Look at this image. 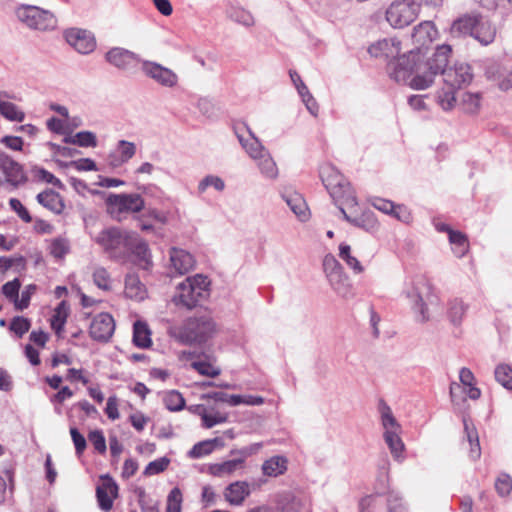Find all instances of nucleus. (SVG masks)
<instances>
[{
  "instance_id": "30",
  "label": "nucleus",
  "mask_w": 512,
  "mask_h": 512,
  "mask_svg": "<svg viewBox=\"0 0 512 512\" xmlns=\"http://www.w3.org/2000/svg\"><path fill=\"white\" fill-rule=\"evenodd\" d=\"M223 446V440L221 438L208 439L196 443L189 451V457L198 459L203 456L211 454L217 447Z\"/></svg>"
},
{
  "instance_id": "18",
  "label": "nucleus",
  "mask_w": 512,
  "mask_h": 512,
  "mask_svg": "<svg viewBox=\"0 0 512 512\" xmlns=\"http://www.w3.org/2000/svg\"><path fill=\"white\" fill-rule=\"evenodd\" d=\"M105 59L109 64L120 70H129L135 66L137 62L142 61L137 54L121 47L111 48L105 54Z\"/></svg>"
},
{
  "instance_id": "10",
  "label": "nucleus",
  "mask_w": 512,
  "mask_h": 512,
  "mask_svg": "<svg viewBox=\"0 0 512 512\" xmlns=\"http://www.w3.org/2000/svg\"><path fill=\"white\" fill-rule=\"evenodd\" d=\"M440 72L444 83L450 89H461L470 84L473 79L471 66L467 63L456 62L453 67H448L447 64Z\"/></svg>"
},
{
  "instance_id": "42",
  "label": "nucleus",
  "mask_w": 512,
  "mask_h": 512,
  "mask_svg": "<svg viewBox=\"0 0 512 512\" xmlns=\"http://www.w3.org/2000/svg\"><path fill=\"white\" fill-rule=\"evenodd\" d=\"M165 407L170 411H180L185 407V399L181 393L171 390L164 395Z\"/></svg>"
},
{
  "instance_id": "20",
  "label": "nucleus",
  "mask_w": 512,
  "mask_h": 512,
  "mask_svg": "<svg viewBox=\"0 0 512 512\" xmlns=\"http://www.w3.org/2000/svg\"><path fill=\"white\" fill-rule=\"evenodd\" d=\"M37 202L54 214L60 215L65 209L62 196L53 189L47 188L36 196Z\"/></svg>"
},
{
  "instance_id": "53",
  "label": "nucleus",
  "mask_w": 512,
  "mask_h": 512,
  "mask_svg": "<svg viewBox=\"0 0 512 512\" xmlns=\"http://www.w3.org/2000/svg\"><path fill=\"white\" fill-rule=\"evenodd\" d=\"M31 327V322L29 319L16 316L10 322V330L16 334L19 338H21L25 333L29 331Z\"/></svg>"
},
{
  "instance_id": "52",
  "label": "nucleus",
  "mask_w": 512,
  "mask_h": 512,
  "mask_svg": "<svg viewBox=\"0 0 512 512\" xmlns=\"http://www.w3.org/2000/svg\"><path fill=\"white\" fill-rule=\"evenodd\" d=\"M182 492L174 487L168 494L166 512H181Z\"/></svg>"
},
{
  "instance_id": "36",
  "label": "nucleus",
  "mask_w": 512,
  "mask_h": 512,
  "mask_svg": "<svg viewBox=\"0 0 512 512\" xmlns=\"http://www.w3.org/2000/svg\"><path fill=\"white\" fill-rule=\"evenodd\" d=\"M68 314L69 307L67 303L65 301H61L55 308V313L51 318V328L58 336H60V333L64 328Z\"/></svg>"
},
{
  "instance_id": "63",
  "label": "nucleus",
  "mask_w": 512,
  "mask_h": 512,
  "mask_svg": "<svg viewBox=\"0 0 512 512\" xmlns=\"http://www.w3.org/2000/svg\"><path fill=\"white\" fill-rule=\"evenodd\" d=\"M227 419H228L227 415L220 413V412H216L213 415L207 413L206 415H202V426L204 428L209 429V428L214 427L217 424L226 422Z\"/></svg>"
},
{
  "instance_id": "9",
  "label": "nucleus",
  "mask_w": 512,
  "mask_h": 512,
  "mask_svg": "<svg viewBox=\"0 0 512 512\" xmlns=\"http://www.w3.org/2000/svg\"><path fill=\"white\" fill-rule=\"evenodd\" d=\"M406 297L411 302V309L415 314V321L418 323H426L430 316L428 306L438 302V296L432 290H409Z\"/></svg>"
},
{
  "instance_id": "43",
  "label": "nucleus",
  "mask_w": 512,
  "mask_h": 512,
  "mask_svg": "<svg viewBox=\"0 0 512 512\" xmlns=\"http://www.w3.org/2000/svg\"><path fill=\"white\" fill-rule=\"evenodd\" d=\"M211 281L204 274H196L189 276L182 282L178 283L175 288H208Z\"/></svg>"
},
{
  "instance_id": "15",
  "label": "nucleus",
  "mask_w": 512,
  "mask_h": 512,
  "mask_svg": "<svg viewBox=\"0 0 512 512\" xmlns=\"http://www.w3.org/2000/svg\"><path fill=\"white\" fill-rule=\"evenodd\" d=\"M129 248L127 262H133L143 270H149L152 267L151 252L146 241L134 233Z\"/></svg>"
},
{
  "instance_id": "29",
  "label": "nucleus",
  "mask_w": 512,
  "mask_h": 512,
  "mask_svg": "<svg viewBox=\"0 0 512 512\" xmlns=\"http://www.w3.org/2000/svg\"><path fill=\"white\" fill-rule=\"evenodd\" d=\"M469 305L462 299H452L448 302L447 317L453 326H460L467 313Z\"/></svg>"
},
{
  "instance_id": "25",
  "label": "nucleus",
  "mask_w": 512,
  "mask_h": 512,
  "mask_svg": "<svg viewBox=\"0 0 512 512\" xmlns=\"http://www.w3.org/2000/svg\"><path fill=\"white\" fill-rule=\"evenodd\" d=\"M485 75L488 79L497 81L501 90L512 88V70L504 72L501 70L499 64L493 62L486 67Z\"/></svg>"
},
{
  "instance_id": "56",
  "label": "nucleus",
  "mask_w": 512,
  "mask_h": 512,
  "mask_svg": "<svg viewBox=\"0 0 512 512\" xmlns=\"http://www.w3.org/2000/svg\"><path fill=\"white\" fill-rule=\"evenodd\" d=\"M229 16L233 21L246 27H249L254 23L253 16L250 14V12L241 8L232 9L229 13Z\"/></svg>"
},
{
  "instance_id": "51",
  "label": "nucleus",
  "mask_w": 512,
  "mask_h": 512,
  "mask_svg": "<svg viewBox=\"0 0 512 512\" xmlns=\"http://www.w3.org/2000/svg\"><path fill=\"white\" fill-rule=\"evenodd\" d=\"M63 167H74L78 171H97V165L94 160L90 158H81L78 160H72L70 162H61Z\"/></svg>"
},
{
  "instance_id": "6",
  "label": "nucleus",
  "mask_w": 512,
  "mask_h": 512,
  "mask_svg": "<svg viewBox=\"0 0 512 512\" xmlns=\"http://www.w3.org/2000/svg\"><path fill=\"white\" fill-rule=\"evenodd\" d=\"M423 0H394L385 11V18L395 29L412 24L419 15Z\"/></svg>"
},
{
  "instance_id": "19",
  "label": "nucleus",
  "mask_w": 512,
  "mask_h": 512,
  "mask_svg": "<svg viewBox=\"0 0 512 512\" xmlns=\"http://www.w3.org/2000/svg\"><path fill=\"white\" fill-rule=\"evenodd\" d=\"M179 295H175L172 301L176 306H182L186 309H193L203 306L210 296V290H180Z\"/></svg>"
},
{
  "instance_id": "59",
  "label": "nucleus",
  "mask_w": 512,
  "mask_h": 512,
  "mask_svg": "<svg viewBox=\"0 0 512 512\" xmlns=\"http://www.w3.org/2000/svg\"><path fill=\"white\" fill-rule=\"evenodd\" d=\"M88 439L94 446L95 450L100 454H104L107 450L106 440L101 430H93L88 434Z\"/></svg>"
},
{
  "instance_id": "32",
  "label": "nucleus",
  "mask_w": 512,
  "mask_h": 512,
  "mask_svg": "<svg viewBox=\"0 0 512 512\" xmlns=\"http://www.w3.org/2000/svg\"><path fill=\"white\" fill-rule=\"evenodd\" d=\"M233 456L234 458L231 460L212 465L210 467V473L214 476L220 477L226 474H232L236 470L243 468L245 461L242 457L238 455Z\"/></svg>"
},
{
  "instance_id": "4",
  "label": "nucleus",
  "mask_w": 512,
  "mask_h": 512,
  "mask_svg": "<svg viewBox=\"0 0 512 512\" xmlns=\"http://www.w3.org/2000/svg\"><path fill=\"white\" fill-rule=\"evenodd\" d=\"M319 176L334 203L343 201L349 207L357 205L356 196L347 179L331 164L320 167Z\"/></svg>"
},
{
  "instance_id": "49",
  "label": "nucleus",
  "mask_w": 512,
  "mask_h": 512,
  "mask_svg": "<svg viewBox=\"0 0 512 512\" xmlns=\"http://www.w3.org/2000/svg\"><path fill=\"white\" fill-rule=\"evenodd\" d=\"M208 187H213L217 191H223L225 188L224 181L215 175L205 176L198 184V192L204 193Z\"/></svg>"
},
{
  "instance_id": "22",
  "label": "nucleus",
  "mask_w": 512,
  "mask_h": 512,
  "mask_svg": "<svg viewBox=\"0 0 512 512\" xmlns=\"http://www.w3.org/2000/svg\"><path fill=\"white\" fill-rule=\"evenodd\" d=\"M250 495L249 484L245 481H236L229 484L224 491L225 500L235 506L242 505Z\"/></svg>"
},
{
  "instance_id": "35",
  "label": "nucleus",
  "mask_w": 512,
  "mask_h": 512,
  "mask_svg": "<svg viewBox=\"0 0 512 512\" xmlns=\"http://www.w3.org/2000/svg\"><path fill=\"white\" fill-rule=\"evenodd\" d=\"M19 291L20 290H2L5 298L14 304L15 309L22 311L29 306L32 293L31 290H23L21 297H19Z\"/></svg>"
},
{
  "instance_id": "61",
  "label": "nucleus",
  "mask_w": 512,
  "mask_h": 512,
  "mask_svg": "<svg viewBox=\"0 0 512 512\" xmlns=\"http://www.w3.org/2000/svg\"><path fill=\"white\" fill-rule=\"evenodd\" d=\"M10 208L21 218L25 223H30L32 221V216L30 215L27 208L21 203L20 200L16 198H11L9 200Z\"/></svg>"
},
{
  "instance_id": "50",
  "label": "nucleus",
  "mask_w": 512,
  "mask_h": 512,
  "mask_svg": "<svg viewBox=\"0 0 512 512\" xmlns=\"http://www.w3.org/2000/svg\"><path fill=\"white\" fill-rule=\"evenodd\" d=\"M191 368L196 370L199 374L211 378L217 377L221 373L220 368L214 367L206 361H193L191 363Z\"/></svg>"
},
{
  "instance_id": "21",
  "label": "nucleus",
  "mask_w": 512,
  "mask_h": 512,
  "mask_svg": "<svg viewBox=\"0 0 512 512\" xmlns=\"http://www.w3.org/2000/svg\"><path fill=\"white\" fill-rule=\"evenodd\" d=\"M170 261L173 268L179 275L188 273L195 265L193 255L183 249L178 248L171 249Z\"/></svg>"
},
{
  "instance_id": "26",
  "label": "nucleus",
  "mask_w": 512,
  "mask_h": 512,
  "mask_svg": "<svg viewBox=\"0 0 512 512\" xmlns=\"http://www.w3.org/2000/svg\"><path fill=\"white\" fill-rule=\"evenodd\" d=\"M283 199L301 221L308 219V206L301 194L288 192L283 194Z\"/></svg>"
},
{
  "instance_id": "17",
  "label": "nucleus",
  "mask_w": 512,
  "mask_h": 512,
  "mask_svg": "<svg viewBox=\"0 0 512 512\" xmlns=\"http://www.w3.org/2000/svg\"><path fill=\"white\" fill-rule=\"evenodd\" d=\"M400 51L401 42L395 38L379 40L368 48V52L372 57L390 59L388 65L400 57Z\"/></svg>"
},
{
  "instance_id": "45",
  "label": "nucleus",
  "mask_w": 512,
  "mask_h": 512,
  "mask_svg": "<svg viewBox=\"0 0 512 512\" xmlns=\"http://www.w3.org/2000/svg\"><path fill=\"white\" fill-rule=\"evenodd\" d=\"M258 166L264 176L267 178H276L278 175V169L276 163L267 153L263 154L258 158Z\"/></svg>"
},
{
  "instance_id": "57",
  "label": "nucleus",
  "mask_w": 512,
  "mask_h": 512,
  "mask_svg": "<svg viewBox=\"0 0 512 512\" xmlns=\"http://www.w3.org/2000/svg\"><path fill=\"white\" fill-rule=\"evenodd\" d=\"M76 145L79 147H96L97 137L95 133L91 131H80L75 134Z\"/></svg>"
},
{
  "instance_id": "55",
  "label": "nucleus",
  "mask_w": 512,
  "mask_h": 512,
  "mask_svg": "<svg viewBox=\"0 0 512 512\" xmlns=\"http://www.w3.org/2000/svg\"><path fill=\"white\" fill-rule=\"evenodd\" d=\"M169 463H170V460L166 457H162V458L156 459L154 461H151L145 467L143 474L145 476H152V475L159 474L167 469Z\"/></svg>"
},
{
  "instance_id": "23",
  "label": "nucleus",
  "mask_w": 512,
  "mask_h": 512,
  "mask_svg": "<svg viewBox=\"0 0 512 512\" xmlns=\"http://www.w3.org/2000/svg\"><path fill=\"white\" fill-rule=\"evenodd\" d=\"M471 36L480 44L487 46L494 41L496 36V28L488 19L479 16L477 25L475 26Z\"/></svg>"
},
{
  "instance_id": "41",
  "label": "nucleus",
  "mask_w": 512,
  "mask_h": 512,
  "mask_svg": "<svg viewBox=\"0 0 512 512\" xmlns=\"http://www.w3.org/2000/svg\"><path fill=\"white\" fill-rule=\"evenodd\" d=\"M26 265V260L22 256L16 257H0V273H5L11 269L14 272H19L23 270Z\"/></svg>"
},
{
  "instance_id": "62",
  "label": "nucleus",
  "mask_w": 512,
  "mask_h": 512,
  "mask_svg": "<svg viewBox=\"0 0 512 512\" xmlns=\"http://www.w3.org/2000/svg\"><path fill=\"white\" fill-rule=\"evenodd\" d=\"M381 495L383 493L376 492L361 498L358 504L359 512H373L377 505V497Z\"/></svg>"
},
{
  "instance_id": "31",
  "label": "nucleus",
  "mask_w": 512,
  "mask_h": 512,
  "mask_svg": "<svg viewBox=\"0 0 512 512\" xmlns=\"http://www.w3.org/2000/svg\"><path fill=\"white\" fill-rule=\"evenodd\" d=\"M287 470V459L284 456H273L264 461L262 464V472L269 477H277Z\"/></svg>"
},
{
  "instance_id": "5",
  "label": "nucleus",
  "mask_w": 512,
  "mask_h": 512,
  "mask_svg": "<svg viewBox=\"0 0 512 512\" xmlns=\"http://www.w3.org/2000/svg\"><path fill=\"white\" fill-rule=\"evenodd\" d=\"M107 213L115 220L122 221L127 214L139 213L145 208V201L138 193H111L105 200Z\"/></svg>"
},
{
  "instance_id": "40",
  "label": "nucleus",
  "mask_w": 512,
  "mask_h": 512,
  "mask_svg": "<svg viewBox=\"0 0 512 512\" xmlns=\"http://www.w3.org/2000/svg\"><path fill=\"white\" fill-rule=\"evenodd\" d=\"M496 381L505 389L512 390V367L508 364H499L494 371Z\"/></svg>"
},
{
  "instance_id": "38",
  "label": "nucleus",
  "mask_w": 512,
  "mask_h": 512,
  "mask_svg": "<svg viewBox=\"0 0 512 512\" xmlns=\"http://www.w3.org/2000/svg\"><path fill=\"white\" fill-rule=\"evenodd\" d=\"M449 241L454 246L453 252L458 258L465 256L468 252L469 241L464 233L460 231L451 232L449 235Z\"/></svg>"
},
{
  "instance_id": "37",
  "label": "nucleus",
  "mask_w": 512,
  "mask_h": 512,
  "mask_svg": "<svg viewBox=\"0 0 512 512\" xmlns=\"http://www.w3.org/2000/svg\"><path fill=\"white\" fill-rule=\"evenodd\" d=\"M323 269L331 284L339 282L342 274V266L333 255L328 254L324 257Z\"/></svg>"
},
{
  "instance_id": "54",
  "label": "nucleus",
  "mask_w": 512,
  "mask_h": 512,
  "mask_svg": "<svg viewBox=\"0 0 512 512\" xmlns=\"http://www.w3.org/2000/svg\"><path fill=\"white\" fill-rule=\"evenodd\" d=\"M248 134L250 136V143L247 142V147L245 150L248 152V154L255 159H258L263 154H265V148L259 141V139L254 135V133L251 131V129H248Z\"/></svg>"
},
{
  "instance_id": "39",
  "label": "nucleus",
  "mask_w": 512,
  "mask_h": 512,
  "mask_svg": "<svg viewBox=\"0 0 512 512\" xmlns=\"http://www.w3.org/2000/svg\"><path fill=\"white\" fill-rule=\"evenodd\" d=\"M0 115L9 121L22 122L25 119V113L18 109V107L8 101L0 99Z\"/></svg>"
},
{
  "instance_id": "46",
  "label": "nucleus",
  "mask_w": 512,
  "mask_h": 512,
  "mask_svg": "<svg viewBox=\"0 0 512 512\" xmlns=\"http://www.w3.org/2000/svg\"><path fill=\"white\" fill-rule=\"evenodd\" d=\"M386 507L387 512H407L401 495L394 490L387 492Z\"/></svg>"
},
{
  "instance_id": "12",
  "label": "nucleus",
  "mask_w": 512,
  "mask_h": 512,
  "mask_svg": "<svg viewBox=\"0 0 512 512\" xmlns=\"http://www.w3.org/2000/svg\"><path fill=\"white\" fill-rule=\"evenodd\" d=\"M0 171L5 177L4 181L14 188H18L28 181L23 166L6 152L0 153Z\"/></svg>"
},
{
  "instance_id": "13",
  "label": "nucleus",
  "mask_w": 512,
  "mask_h": 512,
  "mask_svg": "<svg viewBox=\"0 0 512 512\" xmlns=\"http://www.w3.org/2000/svg\"><path fill=\"white\" fill-rule=\"evenodd\" d=\"M114 330L115 322L113 317L108 313H100L92 320L89 334L93 340L106 343L112 337Z\"/></svg>"
},
{
  "instance_id": "44",
  "label": "nucleus",
  "mask_w": 512,
  "mask_h": 512,
  "mask_svg": "<svg viewBox=\"0 0 512 512\" xmlns=\"http://www.w3.org/2000/svg\"><path fill=\"white\" fill-rule=\"evenodd\" d=\"M117 150L120 153V158L117 163H112L114 166H118L122 163L128 162L136 153V146L133 142L126 140H120L117 144Z\"/></svg>"
},
{
  "instance_id": "16",
  "label": "nucleus",
  "mask_w": 512,
  "mask_h": 512,
  "mask_svg": "<svg viewBox=\"0 0 512 512\" xmlns=\"http://www.w3.org/2000/svg\"><path fill=\"white\" fill-rule=\"evenodd\" d=\"M102 483L96 488V498L100 509L109 512L113 507V500L118 496V485L113 478L106 474L101 476Z\"/></svg>"
},
{
  "instance_id": "48",
  "label": "nucleus",
  "mask_w": 512,
  "mask_h": 512,
  "mask_svg": "<svg viewBox=\"0 0 512 512\" xmlns=\"http://www.w3.org/2000/svg\"><path fill=\"white\" fill-rule=\"evenodd\" d=\"M339 256L347 263V265L353 268L355 272H362L363 268L360 262L351 255V247L348 244L341 243L339 245Z\"/></svg>"
},
{
  "instance_id": "8",
  "label": "nucleus",
  "mask_w": 512,
  "mask_h": 512,
  "mask_svg": "<svg viewBox=\"0 0 512 512\" xmlns=\"http://www.w3.org/2000/svg\"><path fill=\"white\" fill-rule=\"evenodd\" d=\"M379 411L381 414V423L384 428V440L392 456L396 460H400L404 451V443L399 436L401 426L394 417L391 408L383 400L380 401Z\"/></svg>"
},
{
  "instance_id": "3",
  "label": "nucleus",
  "mask_w": 512,
  "mask_h": 512,
  "mask_svg": "<svg viewBox=\"0 0 512 512\" xmlns=\"http://www.w3.org/2000/svg\"><path fill=\"white\" fill-rule=\"evenodd\" d=\"M134 233L122 231L117 227L103 229L95 236L94 241L110 256V258L127 263L129 245Z\"/></svg>"
},
{
  "instance_id": "34",
  "label": "nucleus",
  "mask_w": 512,
  "mask_h": 512,
  "mask_svg": "<svg viewBox=\"0 0 512 512\" xmlns=\"http://www.w3.org/2000/svg\"><path fill=\"white\" fill-rule=\"evenodd\" d=\"M276 506L280 512H297L301 508V501L290 492H283L276 497Z\"/></svg>"
},
{
  "instance_id": "1",
  "label": "nucleus",
  "mask_w": 512,
  "mask_h": 512,
  "mask_svg": "<svg viewBox=\"0 0 512 512\" xmlns=\"http://www.w3.org/2000/svg\"><path fill=\"white\" fill-rule=\"evenodd\" d=\"M451 55L452 47L448 44L438 45L427 58L422 48L416 47L387 65V70L396 82L407 84L414 90H424L441 74L442 67L449 63Z\"/></svg>"
},
{
  "instance_id": "28",
  "label": "nucleus",
  "mask_w": 512,
  "mask_h": 512,
  "mask_svg": "<svg viewBox=\"0 0 512 512\" xmlns=\"http://www.w3.org/2000/svg\"><path fill=\"white\" fill-rule=\"evenodd\" d=\"M480 15H464L456 19L451 27V33L454 36L469 35L471 36Z\"/></svg>"
},
{
  "instance_id": "24",
  "label": "nucleus",
  "mask_w": 512,
  "mask_h": 512,
  "mask_svg": "<svg viewBox=\"0 0 512 512\" xmlns=\"http://www.w3.org/2000/svg\"><path fill=\"white\" fill-rule=\"evenodd\" d=\"M462 422L464 426L465 436L470 444V457L473 460H477L480 458L481 455L478 432L468 415H462Z\"/></svg>"
},
{
  "instance_id": "7",
  "label": "nucleus",
  "mask_w": 512,
  "mask_h": 512,
  "mask_svg": "<svg viewBox=\"0 0 512 512\" xmlns=\"http://www.w3.org/2000/svg\"><path fill=\"white\" fill-rule=\"evenodd\" d=\"M16 16L20 22L34 30L49 31L57 26V19L51 11L34 5L18 6Z\"/></svg>"
},
{
  "instance_id": "58",
  "label": "nucleus",
  "mask_w": 512,
  "mask_h": 512,
  "mask_svg": "<svg viewBox=\"0 0 512 512\" xmlns=\"http://www.w3.org/2000/svg\"><path fill=\"white\" fill-rule=\"evenodd\" d=\"M466 388L453 382L450 385V398L455 406H462L466 403Z\"/></svg>"
},
{
  "instance_id": "27",
  "label": "nucleus",
  "mask_w": 512,
  "mask_h": 512,
  "mask_svg": "<svg viewBox=\"0 0 512 512\" xmlns=\"http://www.w3.org/2000/svg\"><path fill=\"white\" fill-rule=\"evenodd\" d=\"M133 344L142 349L152 345L151 330L146 322L137 320L133 324Z\"/></svg>"
},
{
  "instance_id": "33",
  "label": "nucleus",
  "mask_w": 512,
  "mask_h": 512,
  "mask_svg": "<svg viewBox=\"0 0 512 512\" xmlns=\"http://www.w3.org/2000/svg\"><path fill=\"white\" fill-rule=\"evenodd\" d=\"M434 32V27L431 22H422L413 29V42L419 44L420 46H424L427 43H431Z\"/></svg>"
},
{
  "instance_id": "60",
  "label": "nucleus",
  "mask_w": 512,
  "mask_h": 512,
  "mask_svg": "<svg viewBox=\"0 0 512 512\" xmlns=\"http://www.w3.org/2000/svg\"><path fill=\"white\" fill-rule=\"evenodd\" d=\"M50 252L55 258H63L69 252V245L66 239L56 238L50 245Z\"/></svg>"
},
{
  "instance_id": "11",
  "label": "nucleus",
  "mask_w": 512,
  "mask_h": 512,
  "mask_svg": "<svg viewBox=\"0 0 512 512\" xmlns=\"http://www.w3.org/2000/svg\"><path fill=\"white\" fill-rule=\"evenodd\" d=\"M141 64V70L145 76L151 78L157 84L167 88H172L177 85L178 76L171 69L149 60H142Z\"/></svg>"
},
{
  "instance_id": "14",
  "label": "nucleus",
  "mask_w": 512,
  "mask_h": 512,
  "mask_svg": "<svg viewBox=\"0 0 512 512\" xmlns=\"http://www.w3.org/2000/svg\"><path fill=\"white\" fill-rule=\"evenodd\" d=\"M64 37L67 43L81 54L91 53L96 47L94 36L87 30L71 28L65 31Z\"/></svg>"
},
{
  "instance_id": "2",
  "label": "nucleus",
  "mask_w": 512,
  "mask_h": 512,
  "mask_svg": "<svg viewBox=\"0 0 512 512\" xmlns=\"http://www.w3.org/2000/svg\"><path fill=\"white\" fill-rule=\"evenodd\" d=\"M216 323L209 315L188 317L180 326L169 329V335L181 344L203 345L216 333Z\"/></svg>"
},
{
  "instance_id": "64",
  "label": "nucleus",
  "mask_w": 512,
  "mask_h": 512,
  "mask_svg": "<svg viewBox=\"0 0 512 512\" xmlns=\"http://www.w3.org/2000/svg\"><path fill=\"white\" fill-rule=\"evenodd\" d=\"M93 281L97 288H110L109 274L104 268H97L94 271Z\"/></svg>"
},
{
  "instance_id": "47",
  "label": "nucleus",
  "mask_w": 512,
  "mask_h": 512,
  "mask_svg": "<svg viewBox=\"0 0 512 512\" xmlns=\"http://www.w3.org/2000/svg\"><path fill=\"white\" fill-rule=\"evenodd\" d=\"M494 486L500 497H506L512 491V477L507 473H500L495 480Z\"/></svg>"
}]
</instances>
